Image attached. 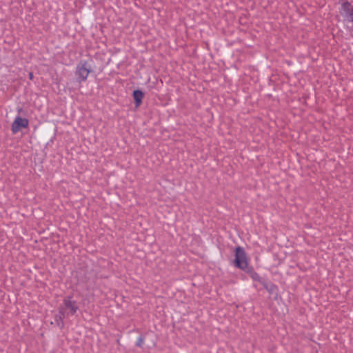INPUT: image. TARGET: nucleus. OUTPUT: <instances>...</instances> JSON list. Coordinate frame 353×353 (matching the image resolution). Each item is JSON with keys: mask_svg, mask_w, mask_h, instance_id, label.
<instances>
[{"mask_svg": "<svg viewBox=\"0 0 353 353\" xmlns=\"http://www.w3.org/2000/svg\"><path fill=\"white\" fill-rule=\"evenodd\" d=\"M234 265L241 269L245 270L248 268V262L246 254L243 248L238 246L235 249V259L234 261Z\"/></svg>", "mask_w": 353, "mask_h": 353, "instance_id": "nucleus-1", "label": "nucleus"}, {"mask_svg": "<svg viewBox=\"0 0 353 353\" xmlns=\"http://www.w3.org/2000/svg\"><path fill=\"white\" fill-rule=\"evenodd\" d=\"M66 314L65 312L63 311V309L60 308L59 310V318L61 321H62L63 319L65 317Z\"/></svg>", "mask_w": 353, "mask_h": 353, "instance_id": "nucleus-8", "label": "nucleus"}, {"mask_svg": "<svg viewBox=\"0 0 353 353\" xmlns=\"http://www.w3.org/2000/svg\"><path fill=\"white\" fill-rule=\"evenodd\" d=\"M29 78H30V79H33V74L32 72H30L29 74Z\"/></svg>", "mask_w": 353, "mask_h": 353, "instance_id": "nucleus-10", "label": "nucleus"}, {"mask_svg": "<svg viewBox=\"0 0 353 353\" xmlns=\"http://www.w3.org/2000/svg\"><path fill=\"white\" fill-rule=\"evenodd\" d=\"M252 278H253L254 280H259V278H260V277H259V274H256V273H254V274H252Z\"/></svg>", "mask_w": 353, "mask_h": 353, "instance_id": "nucleus-9", "label": "nucleus"}, {"mask_svg": "<svg viewBox=\"0 0 353 353\" xmlns=\"http://www.w3.org/2000/svg\"><path fill=\"white\" fill-rule=\"evenodd\" d=\"M28 124L29 121L27 119L17 117L12 124L11 130L14 134H16L19 132L22 128H27Z\"/></svg>", "mask_w": 353, "mask_h": 353, "instance_id": "nucleus-3", "label": "nucleus"}, {"mask_svg": "<svg viewBox=\"0 0 353 353\" xmlns=\"http://www.w3.org/2000/svg\"><path fill=\"white\" fill-rule=\"evenodd\" d=\"M133 97L135 101L136 106L138 107L141 105L143 98V93L141 90H134L133 92Z\"/></svg>", "mask_w": 353, "mask_h": 353, "instance_id": "nucleus-6", "label": "nucleus"}, {"mask_svg": "<svg viewBox=\"0 0 353 353\" xmlns=\"http://www.w3.org/2000/svg\"><path fill=\"white\" fill-rule=\"evenodd\" d=\"M341 14L349 21L353 22V6L345 2L341 6Z\"/></svg>", "mask_w": 353, "mask_h": 353, "instance_id": "nucleus-4", "label": "nucleus"}, {"mask_svg": "<svg viewBox=\"0 0 353 353\" xmlns=\"http://www.w3.org/2000/svg\"><path fill=\"white\" fill-rule=\"evenodd\" d=\"M144 343V339L142 336H139L136 342V345L138 347H141L143 344Z\"/></svg>", "mask_w": 353, "mask_h": 353, "instance_id": "nucleus-7", "label": "nucleus"}, {"mask_svg": "<svg viewBox=\"0 0 353 353\" xmlns=\"http://www.w3.org/2000/svg\"><path fill=\"white\" fill-rule=\"evenodd\" d=\"M63 304L66 308L69 310L68 314L74 315L78 310V306L74 301H72L71 297H67L63 300Z\"/></svg>", "mask_w": 353, "mask_h": 353, "instance_id": "nucleus-5", "label": "nucleus"}, {"mask_svg": "<svg viewBox=\"0 0 353 353\" xmlns=\"http://www.w3.org/2000/svg\"><path fill=\"white\" fill-rule=\"evenodd\" d=\"M92 70L91 66L85 61H81L77 66L76 75L79 81H85Z\"/></svg>", "mask_w": 353, "mask_h": 353, "instance_id": "nucleus-2", "label": "nucleus"}]
</instances>
